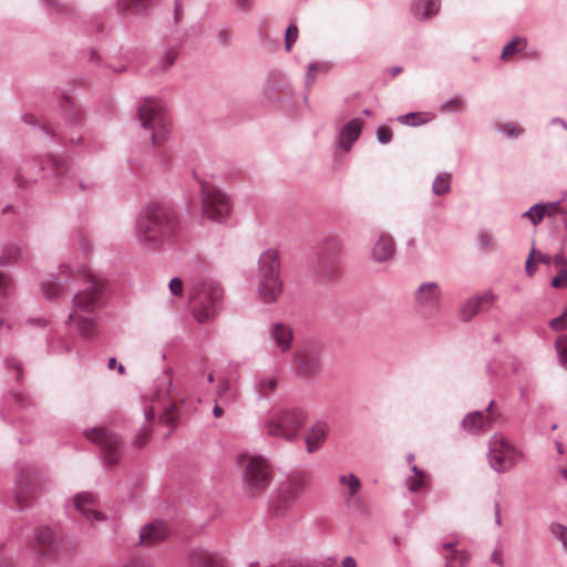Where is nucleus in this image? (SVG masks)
<instances>
[{
  "mask_svg": "<svg viewBox=\"0 0 567 567\" xmlns=\"http://www.w3.org/2000/svg\"><path fill=\"white\" fill-rule=\"evenodd\" d=\"M79 286L72 298L73 311L68 322L76 327L82 339L93 340L99 336L96 310L102 305L103 285L86 267L74 271L68 265L59 267L58 275L50 274L40 284L41 296L47 300L59 299L70 287Z\"/></svg>",
  "mask_w": 567,
  "mask_h": 567,
  "instance_id": "obj_1",
  "label": "nucleus"
},
{
  "mask_svg": "<svg viewBox=\"0 0 567 567\" xmlns=\"http://www.w3.org/2000/svg\"><path fill=\"white\" fill-rule=\"evenodd\" d=\"M181 234V220L169 207L152 203L137 215L135 237L146 251H155L174 244Z\"/></svg>",
  "mask_w": 567,
  "mask_h": 567,
  "instance_id": "obj_2",
  "label": "nucleus"
},
{
  "mask_svg": "<svg viewBox=\"0 0 567 567\" xmlns=\"http://www.w3.org/2000/svg\"><path fill=\"white\" fill-rule=\"evenodd\" d=\"M49 165L50 173L56 182L64 187L72 188L74 186V176L71 174V167L64 158L51 157L45 161L30 159L25 161L17 171L14 182L19 187H27L40 178Z\"/></svg>",
  "mask_w": 567,
  "mask_h": 567,
  "instance_id": "obj_3",
  "label": "nucleus"
},
{
  "mask_svg": "<svg viewBox=\"0 0 567 567\" xmlns=\"http://www.w3.org/2000/svg\"><path fill=\"white\" fill-rule=\"evenodd\" d=\"M280 257L278 250L266 249L258 260V293L264 302L271 303L282 292V281L279 276Z\"/></svg>",
  "mask_w": 567,
  "mask_h": 567,
  "instance_id": "obj_4",
  "label": "nucleus"
},
{
  "mask_svg": "<svg viewBox=\"0 0 567 567\" xmlns=\"http://www.w3.org/2000/svg\"><path fill=\"white\" fill-rule=\"evenodd\" d=\"M193 313L199 323L215 319L221 307L223 289L219 285L203 280L192 288Z\"/></svg>",
  "mask_w": 567,
  "mask_h": 567,
  "instance_id": "obj_5",
  "label": "nucleus"
},
{
  "mask_svg": "<svg viewBox=\"0 0 567 567\" xmlns=\"http://www.w3.org/2000/svg\"><path fill=\"white\" fill-rule=\"evenodd\" d=\"M138 118L144 130L151 133L154 145L166 142L169 137V121L164 103L158 99H144L137 106Z\"/></svg>",
  "mask_w": 567,
  "mask_h": 567,
  "instance_id": "obj_6",
  "label": "nucleus"
},
{
  "mask_svg": "<svg viewBox=\"0 0 567 567\" xmlns=\"http://www.w3.org/2000/svg\"><path fill=\"white\" fill-rule=\"evenodd\" d=\"M306 412L300 408L275 410L265 422L269 435L293 441L305 425Z\"/></svg>",
  "mask_w": 567,
  "mask_h": 567,
  "instance_id": "obj_7",
  "label": "nucleus"
},
{
  "mask_svg": "<svg viewBox=\"0 0 567 567\" xmlns=\"http://www.w3.org/2000/svg\"><path fill=\"white\" fill-rule=\"evenodd\" d=\"M241 466L244 489L248 496L255 497L269 486L271 466L265 457L259 455L243 457Z\"/></svg>",
  "mask_w": 567,
  "mask_h": 567,
  "instance_id": "obj_8",
  "label": "nucleus"
},
{
  "mask_svg": "<svg viewBox=\"0 0 567 567\" xmlns=\"http://www.w3.org/2000/svg\"><path fill=\"white\" fill-rule=\"evenodd\" d=\"M200 196L203 217L217 223L227 220L233 205L230 198L221 189L200 183Z\"/></svg>",
  "mask_w": 567,
  "mask_h": 567,
  "instance_id": "obj_9",
  "label": "nucleus"
},
{
  "mask_svg": "<svg viewBox=\"0 0 567 567\" xmlns=\"http://www.w3.org/2000/svg\"><path fill=\"white\" fill-rule=\"evenodd\" d=\"M442 289L435 281L422 282L414 291V308L424 319H432L440 315L442 309Z\"/></svg>",
  "mask_w": 567,
  "mask_h": 567,
  "instance_id": "obj_10",
  "label": "nucleus"
},
{
  "mask_svg": "<svg viewBox=\"0 0 567 567\" xmlns=\"http://www.w3.org/2000/svg\"><path fill=\"white\" fill-rule=\"evenodd\" d=\"M522 457L502 435H493L489 440L488 463L497 473H504L513 468Z\"/></svg>",
  "mask_w": 567,
  "mask_h": 567,
  "instance_id": "obj_11",
  "label": "nucleus"
},
{
  "mask_svg": "<svg viewBox=\"0 0 567 567\" xmlns=\"http://www.w3.org/2000/svg\"><path fill=\"white\" fill-rule=\"evenodd\" d=\"M89 441L99 445L104 462L114 465L121 457L122 442L117 435L104 427H93L85 431Z\"/></svg>",
  "mask_w": 567,
  "mask_h": 567,
  "instance_id": "obj_12",
  "label": "nucleus"
},
{
  "mask_svg": "<svg viewBox=\"0 0 567 567\" xmlns=\"http://www.w3.org/2000/svg\"><path fill=\"white\" fill-rule=\"evenodd\" d=\"M342 251V243L337 237L324 239L319 255L317 274L323 280H331L338 271V259Z\"/></svg>",
  "mask_w": 567,
  "mask_h": 567,
  "instance_id": "obj_13",
  "label": "nucleus"
},
{
  "mask_svg": "<svg viewBox=\"0 0 567 567\" xmlns=\"http://www.w3.org/2000/svg\"><path fill=\"white\" fill-rule=\"evenodd\" d=\"M32 551L38 565H44L55 559V536L50 527L39 526L35 528Z\"/></svg>",
  "mask_w": 567,
  "mask_h": 567,
  "instance_id": "obj_14",
  "label": "nucleus"
},
{
  "mask_svg": "<svg viewBox=\"0 0 567 567\" xmlns=\"http://www.w3.org/2000/svg\"><path fill=\"white\" fill-rule=\"evenodd\" d=\"M497 296L492 290L471 296L458 306V316L463 322L471 321L483 310H488L496 301Z\"/></svg>",
  "mask_w": 567,
  "mask_h": 567,
  "instance_id": "obj_15",
  "label": "nucleus"
},
{
  "mask_svg": "<svg viewBox=\"0 0 567 567\" xmlns=\"http://www.w3.org/2000/svg\"><path fill=\"white\" fill-rule=\"evenodd\" d=\"M302 486L297 481H289L278 488L271 501V511L275 515L286 514L300 494Z\"/></svg>",
  "mask_w": 567,
  "mask_h": 567,
  "instance_id": "obj_16",
  "label": "nucleus"
},
{
  "mask_svg": "<svg viewBox=\"0 0 567 567\" xmlns=\"http://www.w3.org/2000/svg\"><path fill=\"white\" fill-rule=\"evenodd\" d=\"M34 471L30 467H22L18 464V477L14 488L16 509L22 512L31 505L30 491Z\"/></svg>",
  "mask_w": 567,
  "mask_h": 567,
  "instance_id": "obj_17",
  "label": "nucleus"
},
{
  "mask_svg": "<svg viewBox=\"0 0 567 567\" xmlns=\"http://www.w3.org/2000/svg\"><path fill=\"white\" fill-rule=\"evenodd\" d=\"M295 371L300 377H313L319 373L320 352L317 349L305 348L295 353Z\"/></svg>",
  "mask_w": 567,
  "mask_h": 567,
  "instance_id": "obj_18",
  "label": "nucleus"
},
{
  "mask_svg": "<svg viewBox=\"0 0 567 567\" xmlns=\"http://www.w3.org/2000/svg\"><path fill=\"white\" fill-rule=\"evenodd\" d=\"M96 496L89 492L78 493L73 497V505L75 509L82 514L90 523L102 522L106 516L95 509Z\"/></svg>",
  "mask_w": 567,
  "mask_h": 567,
  "instance_id": "obj_19",
  "label": "nucleus"
},
{
  "mask_svg": "<svg viewBox=\"0 0 567 567\" xmlns=\"http://www.w3.org/2000/svg\"><path fill=\"white\" fill-rule=\"evenodd\" d=\"M190 567H228L226 558L215 551L205 548H195L189 553Z\"/></svg>",
  "mask_w": 567,
  "mask_h": 567,
  "instance_id": "obj_20",
  "label": "nucleus"
},
{
  "mask_svg": "<svg viewBox=\"0 0 567 567\" xmlns=\"http://www.w3.org/2000/svg\"><path fill=\"white\" fill-rule=\"evenodd\" d=\"M363 121L354 117L346 123L339 131L337 142L341 150L349 151L360 137Z\"/></svg>",
  "mask_w": 567,
  "mask_h": 567,
  "instance_id": "obj_21",
  "label": "nucleus"
},
{
  "mask_svg": "<svg viewBox=\"0 0 567 567\" xmlns=\"http://www.w3.org/2000/svg\"><path fill=\"white\" fill-rule=\"evenodd\" d=\"M168 535V527L165 522L156 520L145 525L140 533V544L151 545L166 538Z\"/></svg>",
  "mask_w": 567,
  "mask_h": 567,
  "instance_id": "obj_22",
  "label": "nucleus"
},
{
  "mask_svg": "<svg viewBox=\"0 0 567 567\" xmlns=\"http://www.w3.org/2000/svg\"><path fill=\"white\" fill-rule=\"evenodd\" d=\"M269 333L281 352H286L290 349L293 333L289 324L274 322L269 327Z\"/></svg>",
  "mask_w": 567,
  "mask_h": 567,
  "instance_id": "obj_23",
  "label": "nucleus"
},
{
  "mask_svg": "<svg viewBox=\"0 0 567 567\" xmlns=\"http://www.w3.org/2000/svg\"><path fill=\"white\" fill-rule=\"evenodd\" d=\"M395 252V246L392 236L382 234L372 247V258L377 262H386L391 260Z\"/></svg>",
  "mask_w": 567,
  "mask_h": 567,
  "instance_id": "obj_24",
  "label": "nucleus"
},
{
  "mask_svg": "<svg viewBox=\"0 0 567 567\" xmlns=\"http://www.w3.org/2000/svg\"><path fill=\"white\" fill-rule=\"evenodd\" d=\"M441 9V0H413L411 11L415 19L426 20L435 17Z\"/></svg>",
  "mask_w": 567,
  "mask_h": 567,
  "instance_id": "obj_25",
  "label": "nucleus"
},
{
  "mask_svg": "<svg viewBox=\"0 0 567 567\" xmlns=\"http://www.w3.org/2000/svg\"><path fill=\"white\" fill-rule=\"evenodd\" d=\"M491 420L489 416H486L481 411H474L467 413L462 422V426L465 431L477 434L484 431L486 427H489Z\"/></svg>",
  "mask_w": 567,
  "mask_h": 567,
  "instance_id": "obj_26",
  "label": "nucleus"
},
{
  "mask_svg": "<svg viewBox=\"0 0 567 567\" xmlns=\"http://www.w3.org/2000/svg\"><path fill=\"white\" fill-rule=\"evenodd\" d=\"M442 557L445 560V567H463L467 560L468 555L463 550L455 549L454 543L442 544Z\"/></svg>",
  "mask_w": 567,
  "mask_h": 567,
  "instance_id": "obj_27",
  "label": "nucleus"
},
{
  "mask_svg": "<svg viewBox=\"0 0 567 567\" xmlns=\"http://www.w3.org/2000/svg\"><path fill=\"white\" fill-rule=\"evenodd\" d=\"M155 0H117L121 13L137 14L145 11Z\"/></svg>",
  "mask_w": 567,
  "mask_h": 567,
  "instance_id": "obj_28",
  "label": "nucleus"
},
{
  "mask_svg": "<svg viewBox=\"0 0 567 567\" xmlns=\"http://www.w3.org/2000/svg\"><path fill=\"white\" fill-rule=\"evenodd\" d=\"M326 437V430L322 424L312 426L310 433L306 437L307 451L313 453L317 451Z\"/></svg>",
  "mask_w": 567,
  "mask_h": 567,
  "instance_id": "obj_29",
  "label": "nucleus"
},
{
  "mask_svg": "<svg viewBox=\"0 0 567 567\" xmlns=\"http://www.w3.org/2000/svg\"><path fill=\"white\" fill-rule=\"evenodd\" d=\"M61 112L68 123L78 125L81 123V111L75 107L74 102L66 96L60 105Z\"/></svg>",
  "mask_w": 567,
  "mask_h": 567,
  "instance_id": "obj_30",
  "label": "nucleus"
},
{
  "mask_svg": "<svg viewBox=\"0 0 567 567\" xmlns=\"http://www.w3.org/2000/svg\"><path fill=\"white\" fill-rule=\"evenodd\" d=\"M24 257V250L20 245L8 246L0 254V267L10 266Z\"/></svg>",
  "mask_w": 567,
  "mask_h": 567,
  "instance_id": "obj_31",
  "label": "nucleus"
},
{
  "mask_svg": "<svg viewBox=\"0 0 567 567\" xmlns=\"http://www.w3.org/2000/svg\"><path fill=\"white\" fill-rule=\"evenodd\" d=\"M494 127L508 140H516L525 133L524 127L514 122L496 123Z\"/></svg>",
  "mask_w": 567,
  "mask_h": 567,
  "instance_id": "obj_32",
  "label": "nucleus"
},
{
  "mask_svg": "<svg viewBox=\"0 0 567 567\" xmlns=\"http://www.w3.org/2000/svg\"><path fill=\"white\" fill-rule=\"evenodd\" d=\"M452 175L450 173H441L436 175L432 184V192L436 196H442L451 190Z\"/></svg>",
  "mask_w": 567,
  "mask_h": 567,
  "instance_id": "obj_33",
  "label": "nucleus"
},
{
  "mask_svg": "<svg viewBox=\"0 0 567 567\" xmlns=\"http://www.w3.org/2000/svg\"><path fill=\"white\" fill-rule=\"evenodd\" d=\"M72 346L65 337H58L48 340V352L51 354L69 353Z\"/></svg>",
  "mask_w": 567,
  "mask_h": 567,
  "instance_id": "obj_34",
  "label": "nucleus"
},
{
  "mask_svg": "<svg viewBox=\"0 0 567 567\" xmlns=\"http://www.w3.org/2000/svg\"><path fill=\"white\" fill-rule=\"evenodd\" d=\"M277 385L278 380L272 375L261 377L256 383L258 393L265 398L269 396L277 389Z\"/></svg>",
  "mask_w": 567,
  "mask_h": 567,
  "instance_id": "obj_35",
  "label": "nucleus"
},
{
  "mask_svg": "<svg viewBox=\"0 0 567 567\" xmlns=\"http://www.w3.org/2000/svg\"><path fill=\"white\" fill-rule=\"evenodd\" d=\"M547 214V205L537 203L533 205L527 212L523 213L522 217H526L533 225H538L544 216Z\"/></svg>",
  "mask_w": 567,
  "mask_h": 567,
  "instance_id": "obj_36",
  "label": "nucleus"
},
{
  "mask_svg": "<svg viewBox=\"0 0 567 567\" xmlns=\"http://www.w3.org/2000/svg\"><path fill=\"white\" fill-rule=\"evenodd\" d=\"M224 401L226 403L234 402L236 400V394L230 388V383L228 380H220L216 390V399L215 401Z\"/></svg>",
  "mask_w": 567,
  "mask_h": 567,
  "instance_id": "obj_37",
  "label": "nucleus"
},
{
  "mask_svg": "<svg viewBox=\"0 0 567 567\" xmlns=\"http://www.w3.org/2000/svg\"><path fill=\"white\" fill-rule=\"evenodd\" d=\"M330 70V65L328 63H315L311 62L308 64V70L305 75V85L307 90H311L316 82V76L313 75V71H322L328 72Z\"/></svg>",
  "mask_w": 567,
  "mask_h": 567,
  "instance_id": "obj_38",
  "label": "nucleus"
},
{
  "mask_svg": "<svg viewBox=\"0 0 567 567\" xmlns=\"http://www.w3.org/2000/svg\"><path fill=\"white\" fill-rule=\"evenodd\" d=\"M527 44V40L524 38H513L503 49L502 59L514 55L516 52L523 50Z\"/></svg>",
  "mask_w": 567,
  "mask_h": 567,
  "instance_id": "obj_39",
  "label": "nucleus"
},
{
  "mask_svg": "<svg viewBox=\"0 0 567 567\" xmlns=\"http://www.w3.org/2000/svg\"><path fill=\"white\" fill-rule=\"evenodd\" d=\"M550 534L560 542L564 551L567 554V526L560 523H553L549 526Z\"/></svg>",
  "mask_w": 567,
  "mask_h": 567,
  "instance_id": "obj_40",
  "label": "nucleus"
},
{
  "mask_svg": "<svg viewBox=\"0 0 567 567\" xmlns=\"http://www.w3.org/2000/svg\"><path fill=\"white\" fill-rule=\"evenodd\" d=\"M555 348L559 364L567 370V336L558 337Z\"/></svg>",
  "mask_w": 567,
  "mask_h": 567,
  "instance_id": "obj_41",
  "label": "nucleus"
},
{
  "mask_svg": "<svg viewBox=\"0 0 567 567\" xmlns=\"http://www.w3.org/2000/svg\"><path fill=\"white\" fill-rule=\"evenodd\" d=\"M178 55L177 48L165 49L163 55L159 59V65L162 71L168 70L176 61Z\"/></svg>",
  "mask_w": 567,
  "mask_h": 567,
  "instance_id": "obj_42",
  "label": "nucleus"
},
{
  "mask_svg": "<svg viewBox=\"0 0 567 567\" xmlns=\"http://www.w3.org/2000/svg\"><path fill=\"white\" fill-rule=\"evenodd\" d=\"M464 103L460 97H451L440 105L441 113H458L463 110Z\"/></svg>",
  "mask_w": 567,
  "mask_h": 567,
  "instance_id": "obj_43",
  "label": "nucleus"
},
{
  "mask_svg": "<svg viewBox=\"0 0 567 567\" xmlns=\"http://www.w3.org/2000/svg\"><path fill=\"white\" fill-rule=\"evenodd\" d=\"M178 411L175 404L171 403L159 415V421L167 425H174L177 421Z\"/></svg>",
  "mask_w": 567,
  "mask_h": 567,
  "instance_id": "obj_44",
  "label": "nucleus"
},
{
  "mask_svg": "<svg viewBox=\"0 0 567 567\" xmlns=\"http://www.w3.org/2000/svg\"><path fill=\"white\" fill-rule=\"evenodd\" d=\"M478 247L484 252H491L494 249L493 236L486 231H480L477 236Z\"/></svg>",
  "mask_w": 567,
  "mask_h": 567,
  "instance_id": "obj_45",
  "label": "nucleus"
},
{
  "mask_svg": "<svg viewBox=\"0 0 567 567\" xmlns=\"http://www.w3.org/2000/svg\"><path fill=\"white\" fill-rule=\"evenodd\" d=\"M299 34L298 27L296 24H289L286 29L285 34V49L286 51H290L292 44L297 41Z\"/></svg>",
  "mask_w": 567,
  "mask_h": 567,
  "instance_id": "obj_46",
  "label": "nucleus"
},
{
  "mask_svg": "<svg viewBox=\"0 0 567 567\" xmlns=\"http://www.w3.org/2000/svg\"><path fill=\"white\" fill-rule=\"evenodd\" d=\"M398 122L408 125V126H419L423 124L425 121L420 120V114L416 112H411L404 115H400L398 117Z\"/></svg>",
  "mask_w": 567,
  "mask_h": 567,
  "instance_id": "obj_47",
  "label": "nucleus"
},
{
  "mask_svg": "<svg viewBox=\"0 0 567 567\" xmlns=\"http://www.w3.org/2000/svg\"><path fill=\"white\" fill-rule=\"evenodd\" d=\"M13 291V285L8 275L0 271V297H8Z\"/></svg>",
  "mask_w": 567,
  "mask_h": 567,
  "instance_id": "obj_48",
  "label": "nucleus"
},
{
  "mask_svg": "<svg viewBox=\"0 0 567 567\" xmlns=\"http://www.w3.org/2000/svg\"><path fill=\"white\" fill-rule=\"evenodd\" d=\"M347 480L349 481L344 486L348 488L349 497H353L358 494L361 487V482L359 477L352 473L348 475Z\"/></svg>",
  "mask_w": 567,
  "mask_h": 567,
  "instance_id": "obj_49",
  "label": "nucleus"
},
{
  "mask_svg": "<svg viewBox=\"0 0 567 567\" xmlns=\"http://www.w3.org/2000/svg\"><path fill=\"white\" fill-rule=\"evenodd\" d=\"M47 10L51 13H61L64 11V4L60 0H40Z\"/></svg>",
  "mask_w": 567,
  "mask_h": 567,
  "instance_id": "obj_50",
  "label": "nucleus"
},
{
  "mask_svg": "<svg viewBox=\"0 0 567 567\" xmlns=\"http://www.w3.org/2000/svg\"><path fill=\"white\" fill-rule=\"evenodd\" d=\"M392 131L388 127L381 126L377 130V138L380 144H389L392 141Z\"/></svg>",
  "mask_w": 567,
  "mask_h": 567,
  "instance_id": "obj_51",
  "label": "nucleus"
},
{
  "mask_svg": "<svg viewBox=\"0 0 567 567\" xmlns=\"http://www.w3.org/2000/svg\"><path fill=\"white\" fill-rule=\"evenodd\" d=\"M168 287H169V291L172 295L182 296L183 290H184V284L181 278H178V277L172 278L168 284Z\"/></svg>",
  "mask_w": 567,
  "mask_h": 567,
  "instance_id": "obj_52",
  "label": "nucleus"
},
{
  "mask_svg": "<svg viewBox=\"0 0 567 567\" xmlns=\"http://www.w3.org/2000/svg\"><path fill=\"white\" fill-rule=\"evenodd\" d=\"M406 487L410 492H416L424 484V477L410 476L405 480Z\"/></svg>",
  "mask_w": 567,
  "mask_h": 567,
  "instance_id": "obj_53",
  "label": "nucleus"
},
{
  "mask_svg": "<svg viewBox=\"0 0 567 567\" xmlns=\"http://www.w3.org/2000/svg\"><path fill=\"white\" fill-rule=\"evenodd\" d=\"M535 258H536V249L533 247L527 259H526V262H525V271H526L527 276H529V277L534 276V274L536 271V268L534 266V262L536 261Z\"/></svg>",
  "mask_w": 567,
  "mask_h": 567,
  "instance_id": "obj_54",
  "label": "nucleus"
},
{
  "mask_svg": "<svg viewBox=\"0 0 567 567\" xmlns=\"http://www.w3.org/2000/svg\"><path fill=\"white\" fill-rule=\"evenodd\" d=\"M491 561L499 567H504L503 548L498 543L491 555Z\"/></svg>",
  "mask_w": 567,
  "mask_h": 567,
  "instance_id": "obj_55",
  "label": "nucleus"
},
{
  "mask_svg": "<svg viewBox=\"0 0 567 567\" xmlns=\"http://www.w3.org/2000/svg\"><path fill=\"white\" fill-rule=\"evenodd\" d=\"M551 264L558 267V269L567 268V258L563 250L553 256Z\"/></svg>",
  "mask_w": 567,
  "mask_h": 567,
  "instance_id": "obj_56",
  "label": "nucleus"
},
{
  "mask_svg": "<svg viewBox=\"0 0 567 567\" xmlns=\"http://www.w3.org/2000/svg\"><path fill=\"white\" fill-rule=\"evenodd\" d=\"M549 327L556 331L567 329L565 317L563 316V313L559 317L551 319L549 321Z\"/></svg>",
  "mask_w": 567,
  "mask_h": 567,
  "instance_id": "obj_57",
  "label": "nucleus"
},
{
  "mask_svg": "<svg viewBox=\"0 0 567 567\" xmlns=\"http://www.w3.org/2000/svg\"><path fill=\"white\" fill-rule=\"evenodd\" d=\"M561 203H567V200H563V192L560 193V199L559 200L546 204L547 205V214L549 216H553V212H557V213L561 214L563 209L559 208V205Z\"/></svg>",
  "mask_w": 567,
  "mask_h": 567,
  "instance_id": "obj_58",
  "label": "nucleus"
},
{
  "mask_svg": "<svg viewBox=\"0 0 567 567\" xmlns=\"http://www.w3.org/2000/svg\"><path fill=\"white\" fill-rule=\"evenodd\" d=\"M235 7L240 11H250L254 7V0H234Z\"/></svg>",
  "mask_w": 567,
  "mask_h": 567,
  "instance_id": "obj_59",
  "label": "nucleus"
},
{
  "mask_svg": "<svg viewBox=\"0 0 567 567\" xmlns=\"http://www.w3.org/2000/svg\"><path fill=\"white\" fill-rule=\"evenodd\" d=\"M6 367L14 369V371L17 372V377H16L17 380L21 379L22 368H21V365H20V363L18 361H16L14 359H7L6 360Z\"/></svg>",
  "mask_w": 567,
  "mask_h": 567,
  "instance_id": "obj_60",
  "label": "nucleus"
},
{
  "mask_svg": "<svg viewBox=\"0 0 567 567\" xmlns=\"http://www.w3.org/2000/svg\"><path fill=\"white\" fill-rule=\"evenodd\" d=\"M217 40L220 44L223 45H227L228 42L230 41V33L228 32L227 29H220L218 30L217 32Z\"/></svg>",
  "mask_w": 567,
  "mask_h": 567,
  "instance_id": "obj_61",
  "label": "nucleus"
},
{
  "mask_svg": "<svg viewBox=\"0 0 567 567\" xmlns=\"http://www.w3.org/2000/svg\"><path fill=\"white\" fill-rule=\"evenodd\" d=\"M551 259H553V257H550L548 255H545L542 251H537L536 250V258H535V260L537 262H543V264H546V265H550L551 264Z\"/></svg>",
  "mask_w": 567,
  "mask_h": 567,
  "instance_id": "obj_62",
  "label": "nucleus"
},
{
  "mask_svg": "<svg viewBox=\"0 0 567 567\" xmlns=\"http://www.w3.org/2000/svg\"><path fill=\"white\" fill-rule=\"evenodd\" d=\"M341 567H357V563L353 557L347 556L342 559Z\"/></svg>",
  "mask_w": 567,
  "mask_h": 567,
  "instance_id": "obj_63",
  "label": "nucleus"
},
{
  "mask_svg": "<svg viewBox=\"0 0 567 567\" xmlns=\"http://www.w3.org/2000/svg\"><path fill=\"white\" fill-rule=\"evenodd\" d=\"M556 276L564 282L565 287H567V268L558 269Z\"/></svg>",
  "mask_w": 567,
  "mask_h": 567,
  "instance_id": "obj_64",
  "label": "nucleus"
}]
</instances>
